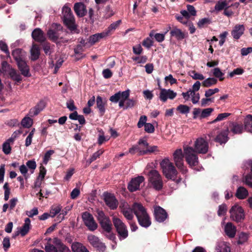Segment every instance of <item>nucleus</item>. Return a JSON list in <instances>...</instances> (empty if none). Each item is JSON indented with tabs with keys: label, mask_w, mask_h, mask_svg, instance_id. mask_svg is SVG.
<instances>
[{
	"label": "nucleus",
	"mask_w": 252,
	"mask_h": 252,
	"mask_svg": "<svg viewBox=\"0 0 252 252\" xmlns=\"http://www.w3.org/2000/svg\"><path fill=\"white\" fill-rule=\"evenodd\" d=\"M213 111L214 109L212 108H208L203 109L200 116V118H205L209 117Z\"/></svg>",
	"instance_id": "nucleus-51"
},
{
	"label": "nucleus",
	"mask_w": 252,
	"mask_h": 252,
	"mask_svg": "<svg viewBox=\"0 0 252 252\" xmlns=\"http://www.w3.org/2000/svg\"><path fill=\"white\" fill-rule=\"evenodd\" d=\"M228 133L229 128H227L226 130L222 131L218 134L214 139V141L217 143H219L220 145L225 144L229 139L228 136Z\"/></svg>",
	"instance_id": "nucleus-21"
},
{
	"label": "nucleus",
	"mask_w": 252,
	"mask_h": 252,
	"mask_svg": "<svg viewBox=\"0 0 252 252\" xmlns=\"http://www.w3.org/2000/svg\"><path fill=\"white\" fill-rule=\"evenodd\" d=\"M227 212V206L225 204H222L219 206L218 215L219 216H224Z\"/></svg>",
	"instance_id": "nucleus-55"
},
{
	"label": "nucleus",
	"mask_w": 252,
	"mask_h": 252,
	"mask_svg": "<svg viewBox=\"0 0 252 252\" xmlns=\"http://www.w3.org/2000/svg\"><path fill=\"white\" fill-rule=\"evenodd\" d=\"M61 209H62V207L60 206H58L54 208H52L50 210V211L49 213L50 217L53 218L57 214H58L60 212H61Z\"/></svg>",
	"instance_id": "nucleus-58"
},
{
	"label": "nucleus",
	"mask_w": 252,
	"mask_h": 252,
	"mask_svg": "<svg viewBox=\"0 0 252 252\" xmlns=\"http://www.w3.org/2000/svg\"><path fill=\"white\" fill-rule=\"evenodd\" d=\"M0 49L4 52L7 55L9 56L10 52L8 49V46L6 43L2 40L0 41Z\"/></svg>",
	"instance_id": "nucleus-61"
},
{
	"label": "nucleus",
	"mask_w": 252,
	"mask_h": 252,
	"mask_svg": "<svg viewBox=\"0 0 252 252\" xmlns=\"http://www.w3.org/2000/svg\"><path fill=\"white\" fill-rule=\"evenodd\" d=\"M224 231L229 238H233L235 236L236 229L232 222H227L225 226Z\"/></svg>",
	"instance_id": "nucleus-27"
},
{
	"label": "nucleus",
	"mask_w": 252,
	"mask_h": 252,
	"mask_svg": "<svg viewBox=\"0 0 252 252\" xmlns=\"http://www.w3.org/2000/svg\"><path fill=\"white\" fill-rule=\"evenodd\" d=\"M45 104L44 101H40L34 107L31 108L30 111L31 116L33 117L37 115L45 107Z\"/></svg>",
	"instance_id": "nucleus-25"
},
{
	"label": "nucleus",
	"mask_w": 252,
	"mask_h": 252,
	"mask_svg": "<svg viewBox=\"0 0 252 252\" xmlns=\"http://www.w3.org/2000/svg\"><path fill=\"white\" fill-rule=\"evenodd\" d=\"M2 245L4 250L6 252L10 247V238L8 237L3 238Z\"/></svg>",
	"instance_id": "nucleus-63"
},
{
	"label": "nucleus",
	"mask_w": 252,
	"mask_h": 252,
	"mask_svg": "<svg viewBox=\"0 0 252 252\" xmlns=\"http://www.w3.org/2000/svg\"><path fill=\"white\" fill-rule=\"evenodd\" d=\"M132 210L141 226L148 228L151 225V218L147 213L146 209L141 203L134 202L132 204Z\"/></svg>",
	"instance_id": "nucleus-1"
},
{
	"label": "nucleus",
	"mask_w": 252,
	"mask_h": 252,
	"mask_svg": "<svg viewBox=\"0 0 252 252\" xmlns=\"http://www.w3.org/2000/svg\"><path fill=\"white\" fill-rule=\"evenodd\" d=\"M154 216L155 220L158 222H163L168 217L166 211L158 206L154 207Z\"/></svg>",
	"instance_id": "nucleus-14"
},
{
	"label": "nucleus",
	"mask_w": 252,
	"mask_h": 252,
	"mask_svg": "<svg viewBox=\"0 0 252 252\" xmlns=\"http://www.w3.org/2000/svg\"><path fill=\"white\" fill-rule=\"evenodd\" d=\"M149 181L156 190H160L163 188L162 179L156 170H151L148 173Z\"/></svg>",
	"instance_id": "nucleus-6"
},
{
	"label": "nucleus",
	"mask_w": 252,
	"mask_h": 252,
	"mask_svg": "<svg viewBox=\"0 0 252 252\" xmlns=\"http://www.w3.org/2000/svg\"><path fill=\"white\" fill-rule=\"evenodd\" d=\"M103 151L99 150L93 154L91 158L89 159V163H91L94 161L97 158H99L100 156L103 153Z\"/></svg>",
	"instance_id": "nucleus-57"
},
{
	"label": "nucleus",
	"mask_w": 252,
	"mask_h": 252,
	"mask_svg": "<svg viewBox=\"0 0 252 252\" xmlns=\"http://www.w3.org/2000/svg\"><path fill=\"white\" fill-rule=\"evenodd\" d=\"M173 159L176 167L182 172L186 171L184 164V153L181 149H177L173 154Z\"/></svg>",
	"instance_id": "nucleus-9"
},
{
	"label": "nucleus",
	"mask_w": 252,
	"mask_h": 252,
	"mask_svg": "<svg viewBox=\"0 0 252 252\" xmlns=\"http://www.w3.org/2000/svg\"><path fill=\"white\" fill-rule=\"evenodd\" d=\"M129 95L130 90L128 89L123 92L119 91L114 95L111 96L109 98V100L112 102L116 103L118 102L121 98L126 99L129 97Z\"/></svg>",
	"instance_id": "nucleus-17"
},
{
	"label": "nucleus",
	"mask_w": 252,
	"mask_h": 252,
	"mask_svg": "<svg viewBox=\"0 0 252 252\" xmlns=\"http://www.w3.org/2000/svg\"><path fill=\"white\" fill-rule=\"evenodd\" d=\"M171 37H174L177 40H182L186 37L185 33L177 27H173L170 31Z\"/></svg>",
	"instance_id": "nucleus-24"
},
{
	"label": "nucleus",
	"mask_w": 252,
	"mask_h": 252,
	"mask_svg": "<svg viewBox=\"0 0 252 252\" xmlns=\"http://www.w3.org/2000/svg\"><path fill=\"white\" fill-rule=\"evenodd\" d=\"M230 218L236 222H242L245 218L244 210L243 208L238 204L232 206L229 210Z\"/></svg>",
	"instance_id": "nucleus-8"
},
{
	"label": "nucleus",
	"mask_w": 252,
	"mask_h": 252,
	"mask_svg": "<svg viewBox=\"0 0 252 252\" xmlns=\"http://www.w3.org/2000/svg\"><path fill=\"white\" fill-rule=\"evenodd\" d=\"M104 200L106 205L111 209L114 210L118 206V201L113 194L109 192L103 193Z\"/></svg>",
	"instance_id": "nucleus-11"
},
{
	"label": "nucleus",
	"mask_w": 252,
	"mask_h": 252,
	"mask_svg": "<svg viewBox=\"0 0 252 252\" xmlns=\"http://www.w3.org/2000/svg\"><path fill=\"white\" fill-rule=\"evenodd\" d=\"M32 124V120L29 117H25L21 121V125L25 127L29 128Z\"/></svg>",
	"instance_id": "nucleus-54"
},
{
	"label": "nucleus",
	"mask_w": 252,
	"mask_h": 252,
	"mask_svg": "<svg viewBox=\"0 0 252 252\" xmlns=\"http://www.w3.org/2000/svg\"><path fill=\"white\" fill-rule=\"evenodd\" d=\"M137 101L133 99H129V97L126 100V104L124 109L133 107L136 104Z\"/></svg>",
	"instance_id": "nucleus-52"
},
{
	"label": "nucleus",
	"mask_w": 252,
	"mask_h": 252,
	"mask_svg": "<svg viewBox=\"0 0 252 252\" xmlns=\"http://www.w3.org/2000/svg\"><path fill=\"white\" fill-rule=\"evenodd\" d=\"M53 243L57 246L60 252H71L68 247L64 245L61 240L58 238L54 239Z\"/></svg>",
	"instance_id": "nucleus-30"
},
{
	"label": "nucleus",
	"mask_w": 252,
	"mask_h": 252,
	"mask_svg": "<svg viewBox=\"0 0 252 252\" xmlns=\"http://www.w3.org/2000/svg\"><path fill=\"white\" fill-rule=\"evenodd\" d=\"M71 249L73 252H89L85 246L78 242L73 243Z\"/></svg>",
	"instance_id": "nucleus-34"
},
{
	"label": "nucleus",
	"mask_w": 252,
	"mask_h": 252,
	"mask_svg": "<svg viewBox=\"0 0 252 252\" xmlns=\"http://www.w3.org/2000/svg\"><path fill=\"white\" fill-rule=\"evenodd\" d=\"M47 35L51 41L56 43H58V40L59 39V34L57 31L50 29L47 32Z\"/></svg>",
	"instance_id": "nucleus-38"
},
{
	"label": "nucleus",
	"mask_w": 252,
	"mask_h": 252,
	"mask_svg": "<svg viewBox=\"0 0 252 252\" xmlns=\"http://www.w3.org/2000/svg\"><path fill=\"white\" fill-rule=\"evenodd\" d=\"M159 152L158 147L157 146H150L149 145L148 148L142 151V155H150L152 154H156Z\"/></svg>",
	"instance_id": "nucleus-42"
},
{
	"label": "nucleus",
	"mask_w": 252,
	"mask_h": 252,
	"mask_svg": "<svg viewBox=\"0 0 252 252\" xmlns=\"http://www.w3.org/2000/svg\"><path fill=\"white\" fill-rule=\"evenodd\" d=\"M54 151L50 150L48 151L44 155L43 162L46 164L50 159L51 156L54 153Z\"/></svg>",
	"instance_id": "nucleus-60"
},
{
	"label": "nucleus",
	"mask_w": 252,
	"mask_h": 252,
	"mask_svg": "<svg viewBox=\"0 0 252 252\" xmlns=\"http://www.w3.org/2000/svg\"><path fill=\"white\" fill-rule=\"evenodd\" d=\"M184 152L186 160L189 167L193 168L198 164L199 160L197 153L192 147L189 146L184 147Z\"/></svg>",
	"instance_id": "nucleus-5"
},
{
	"label": "nucleus",
	"mask_w": 252,
	"mask_h": 252,
	"mask_svg": "<svg viewBox=\"0 0 252 252\" xmlns=\"http://www.w3.org/2000/svg\"><path fill=\"white\" fill-rule=\"evenodd\" d=\"M74 10L77 16L83 17L86 15L87 10L86 5L82 2H76L74 5Z\"/></svg>",
	"instance_id": "nucleus-20"
},
{
	"label": "nucleus",
	"mask_w": 252,
	"mask_h": 252,
	"mask_svg": "<svg viewBox=\"0 0 252 252\" xmlns=\"http://www.w3.org/2000/svg\"><path fill=\"white\" fill-rule=\"evenodd\" d=\"M216 250L217 252H230V248L226 243L220 241L217 243Z\"/></svg>",
	"instance_id": "nucleus-33"
},
{
	"label": "nucleus",
	"mask_w": 252,
	"mask_h": 252,
	"mask_svg": "<svg viewBox=\"0 0 252 252\" xmlns=\"http://www.w3.org/2000/svg\"><path fill=\"white\" fill-rule=\"evenodd\" d=\"M9 74L11 78L16 81L17 83H20L22 81V77L19 74L17 73L15 69L11 68L9 72Z\"/></svg>",
	"instance_id": "nucleus-41"
},
{
	"label": "nucleus",
	"mask_w": 252,
	"mask_h": 252,
	"mask_svg": "<svg viewBox=\"0 0 252 252\" xmlns=\"http://www.w3.org/2000/svg\"><path fill=\"white\" fill-rule=\"evenodd\" d=\"M113 223L116 230L120 240L126 239L128 236V231L126 225L118 218H113Z\"/></svg>",
	"instance_id": "nucleus-4"
},
{
	"label": "nucleus",
	"mask_w": 252,
	"mask_h": 252,
	"mask_svg": "<svg viewBox=\"0 0 252 252\" xmlns=\"http://www.w3.org/2000/svg\"><path fill=\"white\" fill-rule=\"evenodd\" d=\"M97 218L102 229L103 233H109L112 230V224L109 218L106 216L104 213L98 210L96 211Z\"/></svg>",
	"instance_id": "nucleus-7"
},
{
	"label": "nucleus",
	"mask_w": 252,
	"mask_h": 252,
	"mask_svg": "<svg viewBox=\"0 0 252 252\" xmlns=\"http://www.w3.org/2000/svg\"><path fill=\"white\" fill-rule=\"evenodd\" d=\"M213 75L216 78H218L220 81H222L224 79V78L222 77L224 75V73H222L218 67L214 69Z\"/></svg>",
	"instance_id": "nucleus-46"
},
{
	"label": "nucleus",
	"mask_w": 252,
	"mask_h": 252,
	"mask_svg": "<svg viewBox=\"0 0 252 252\" xmlns=\"http://www.w3.org/2000/svg\"><path fill=\"white\" fill-rule=\"evenodd\" d=\"M138 144L139 146L138 151L140 153V154L142 155V151L145 150V149L146 150L149 146V143L146 140L140 139L138 142Z\"/></svg>",
	"instance_id": "nucleus-44"
},
{
	"label": "nucleus",
	"mask_w": 252,
	"mask_h": 252,
	"mask_svg": "<svg viewBox=\"0 0 252 252\" xmlns=\"http://www.w3.org/2000/svg\"><path fill=\"white\" fill-rule=\"evenodd\" d=\"M201 86V83L199 81H197L192 86V89H189V92H190V94L192 96L194 95L195 92L198 91Z\"/></svg>",
	"instance_id": "nucleus-59"
},
{
	"label": "nucleus",
	"mask_w": 252,
	"mask_h": 252,
	"mask_svg": "<svg viewBox=\"0 0 252 252\" xmlns=\"http://www.w3.org/2000/svg\"><path fill=\"white\" fill-rule=\"evenodd\" d=\"M230 115H231V113H220L218 115L217 118L214 120H213L210 123L214 124L217 122L222 121V120H224L225 119H226V118H227Z\"/></svg>",
	"instance_id": "nucleus-45"
},
{
	"label": "nucleus",
	"mask_w": 252,
	"mask_h": 252,
	"mask_svg": "<svg viewBox=\"0 0 252 252\" xmlns=\"http://www.w3.org/2000/svg\"><path fill=\"white\" fill-rule=\"evenodd\" d=\"M248 190L244 187H240L238 188L236 192V196L240 199L246 198L248 195Z\"/></svg>",
	"instance_id": "nucleus-36"
},
{
	"label": "nucleus",
	"mask_w": 252,
	"mask_h": 252,
	"mask_svg": "<svg viewBox=\"0 0 252 252\" xmlns=\"http://www.w3.org/2000/svg\"><path fill=\"white\" fill-rule=\"evenodd\" d=\"M32 37L36 42L42 43L46 40L43 32L39 28L35 29L32 33Z\"/></svg>",
	"instance_id": "nucleus-19"
},
{
	"label": "nucleus",
	"mask_w": 252,
	"mask_h": 252,
	"mask_svg": "<svg viewBox=\"0 0 252 252\" xmlns=\"http://www.w3.org/2000/svg\"><path fill=\"white\" fill-rule=\"evenodd\" d=\"M245 30L244 25L236 24L231 32V35L235 40H238L244 34Z\"/></svg>",
	"instance_id": "nucleus-18"
},
{
	"label": "nucleus",
	"mask_w": 252,
	"mask_h": 252,
	"mask_svg": "<svg viewBox=\"0 0 252 252\" xmlns=\"http://www.w3.org/2000/svg\"><path fill=\"white\" fill-rule=\"evenodd\" d=\"M105 36H106L103 32L100 33H96L90 36L88 39V42L91 44L93 45L96 42L98 41L99 39Z\"/></svg>",
	"instance_id": "nucleus-37"
},
{
	"label": "nucleus",
	"mask_w": 252,
	"mask_h": 252,
	"mask_svg": "<svg viewBox=\"0 0 252 252\" xmlns=\"http://www.w3.org/2000/svg\"><path fill=\"white\" fill-rule=\"evenodd\" d=\"M82 218L85 225L88 227L90 230L94 231L96 229L97 224L90 213L87 212H84L82 215Z\"/></svg>",
	"instance_id": "nucleus-12"
},
{
	"label": "nucleus",
	"mask_w": 252,
	"mask_h": 252,
	"mask_svg": "<svg viewBox=\"0 0 252 252\" xmlns=\"http://www.w3.org/2000/svg\"><path fill=\"white\" fill-rule=\"evenodd\" d=\"M211 23V20L208 18H204L200 19L197 23V26L199 28H203L205 26L210 24Z\"/></svg>",
	"instance_id": "nucleus-50"
},
{
	"label": "nucleus",
	"mask_w": 252,
	"mask_h": 252,
	"mask_svg": "<svg viewBox=\"0 0 252 252\" xmlns=\"http://www.w3.org/2000/svg\"><path fill=\"white\" fill-rule=\"evenodd\" d=\"M244 129L248 132L252 133V115L246 116L244 121Z\"/></svg>",
	"instance_id": "nucleus-32"
},
{
	"label": "nucleus",
	"mask_w": 252,
	"mask_h": 252,
	"mask_svg": "<svg viewBox=\"0 0 252 252\" xmlns=\"http://www.w3.org/2000/svg\"><path fill=\"white\" fill-rule=\"evenodd\" d=\"M26 166L31 170V173H33L36 168V163L34 159L30 160L26 162Z\"/></svg>",
	"instance_id": "nucleus-53"
},
{
	"label": "nucleus",
	"mask_w": 252,
	"mask_h": 252,
	"mask_svg": "<svg viewBox=\"0 0 252 252\" xmlns=\"http://www.w3.org/2000/svg\"><path fill=\"white\" fill-rule=\"evenodd\" d=\"M63 21V24L72 33H78L79 30L77 29L75 20L71 8L64 6L62 9Z\"/></svg>",
	"instance_id": "nucleus-3"
},
{
	"label": "nucleus",
	"mask_w": 252,
	"mask_h": 252,
	"mask_svg": "<svg viewBox=\"0 0 252 252\" xmlns=\"http://www.w3.org/2000/svg\"><path fill=\"white\" fill-rule=\"evenodd\" d=\"M144 177L142 176L132 178L128 184V189L132 192L139 190L140 185L144 182Z\"/></svg>",
	"instance_id": "nucleus-13"
},
{
	"label": "nucleus",
	"mask_w": 252,
	"mask_h": 252,
	"mask_svg": "<svg viewBox=\"0 0 252 252\" xmlns=\"http://www.w3.org/2000/svg\"><path fill=\"white\" fill-rule=\"evenodd\" d=\"M19 170L24 178L27 180L29 178V175L28 174V169L27 166L25 164H22L19 167Z\"/></svg>",
	"instance_id": "nucleus-56"
},
{
	"label": "nucleus",
	"mask_w": 252,
	"mask_h": 252,
	"mask_svg": "<svg viewBox=\"0 0 252 252\" xmlns=\"http://www.w3.org/2000/svg\"><path fill=\"white\" fill-rule=\"evenodd\" d=\"M190 76L194 80H203L205 78L203 74L198 73L195 70H192L190 71Z\"/></svg>",
	"instance_id": "nucleus-48"
},
{
	"label": "nucleus",
	"mask_w": 252,
	"mask_h": 252,
	"mask_svg": "<svg viewBox=\"0 0 252 252\" xmlns=\"http://www.w3.org/2000/svg\"><path fill=\"white\" fill-rule=\"evenodd\" d=\"M159 90L160 92L159 98L163 102H166L168 98L173 99L177 95V93L170 89L166 90L161 88V86H159Z\"/></svg>",
	"instance_id": "nucleus-15"
},
{
	"label": "nucleus",
	"mask_w": 252,
	"mask_h": 252,
	"mask_svg": "<svg viewBox=\"0 0 252 252\" xmlns=\"http://www.w3.org/2000/svg\"><path fill=\"white\" fill-rule=\"evenodd\" d=\"M121 212L124 217L128 220H131L133 219V211L132 210V205L131 208H123L122 209Z\"/></svg>",
	"instance_id": "nucleus-35"
},
{
	"label": "nucleus",
	"mask_w": 252,
	"mask_h": 252,
	"mask_svg": "<svg viewBox=\"0 0 252 252\" xmlns=\"http://www.w3.org/2000/svg\"><path fill=\"white\" fill-rule=\"evenodd\" d=\"M193 149L197 153L206 154L209 148L208 143L203 138H197L194 142Z\"/></svg>",
	"instance_id": "nucleus-10"
},
{
	"label": "nucleus",
	"mask_w": 252,
	"mask_h": 252,
	"mask_svg": "<svg viewBox=\"0 0 252 252\" xmlns=\"http://www.w3.org/2000/svg\"><path fill=\"white\" fill-rule=\"evenodd\" d=\"M17 64L21 73L25 77H30L31 74L30 72V67L24 60L18 62Z\"/></svg>",
	"instance_id": "nucleus-22"
},
{
	"label": "nucleus",
	"mask_w": 252,
	"mask_h": 252,
	"mask_svg": "<svg viewBox=\"0 0 252 252\" xmlns=\"http://www.w3.org/2000/svg\"><path fill=\"white\" fill-rule=\"evenodd\" d=\"M228 6L227 0H219L218 1L215 6V10L217 11H220L224 10Z\"/></svg>",
	"instance_id": "nucleus-40"
},
{
	"label": "nucleus",
	"mask_w": 252,
	"mask_h": 252,
	"mask_svg": "<svg viewBox=\"0 0 252 252\" xmlns=\"http://www.w3.org/2000/svg\"><path fill=\"white\" fill-rule=\"evenodd\" d=\"M167 32H165L164 33H157L155 34V32L154 31H152L149 34V36L151 37H154L156 40L158 42H161L164 40L165 35Z\"/></svg>",
	"instance_id": "nucleus-39"
},
{
	"label": "nucleus",
	"mask_w": 252,
	"mask_h": 252,
	"mask_svg": "<svg viewBox=\"0 0 252 252\" xmlns=\"http://www.w3.org/2000/svg\"><path fill=\"white\" fill-rule=\"evenodd\" d=\"M122 21L121 20H118L112 23L104 32H103L105 36H108L112 34L115 30L120 26Z\"/></svg>",
	"instance_id": "nucleus-31"
},
{
	"label": "nucleus",
	"mask_w": 252,
	"mask_h": 252,
	"mask_svg": "<svg viewBox=\"0 0 252 252\" xmlns=\"http://www.w3.org/2000/svg\"><path fill=\"white\" fill-rule=\"evenodd\" d=\"M230 131L234 134H241L244 129L243 125L237 122H231L229 125Z\"/></svg>",
	"instance_id": "nucleus-23"
},
{
	"label": "nucleus",
	"mask_w": 252,
	"mask_h": 252,
	"mask_svg": "<svg viewBox=\"0 0 252 252\" xmlns=\"http://www.w3.org/2000/svg\"><path fill=\"white\" fill-rule=\"evenodd\" d=\"M248 238V235L244 232H241L239 235V239L237 241V244L242 245L246 242Z\"/></svg>",
	"instance_id": "nucleus-49"
},
{
	"label": "nucleus",
	"mask_w": 252,
	"mask_h": 252,
	"mask_svg": "<svg viewBox=\"0 0 252 252\" xmlns=\"http://www.w3.org/2000/svg\"><path fill=\"white\" fill-rule=\"evenodd\" d=\"M218 80L215 78H208L204 80L202 83V86L204 87H210L217 83Z\"/></svg>",
	"instance_id": "nucleus-43"
},
{
	"label": "nucleus",
	"mask_w": 252,
	"mask_h": 252,
	"mask_svg": "<svg viewBox=\"0 0 252 252\" xmlns=\"http://www.w3.org/2000/svg\"><path fill=\"white\" fill-rule=\"evenodd\" d=\"M12 55L16 63L25 60L26 53L23 50L17 48L14 50L12 52Z\"/></svg>",
	"instance_id": "nucleus-26"
},
{
	"label": "nucleus",
	"mask_w": 252,
	"mask_h": 252,
	"mask_svg": "<svg viewBox=\"0 0 252 252\" xmlns=\"http://www.w3.org/2000/svg\"><path fill=\"white\" fill-rule=\"evenodd\" d=\"M96 107L98 109L101 116H103L105 112L106 101H103L102 98L98 95L96 97Z\"/></svg>",
	"instance_id": "nucleus-29"
},
{
	"label": "nucleus",
	"mask_w": 252,
	"mask_h": 252,
	"mask_svg": "<svg viewBox=\"0 0 252 252\" xmlns=\"http://www.w3.org/2000/svg\"><path fill=\"white\" fill-rule=\"evenodd\" d=\"M160 166L163 175L168 180H171L177 184L181 182V178L177 179L178 171L168 158H164L160 162Z\"/></svg>",
	"instance_id": "nucleus-2"
},
{
	"label": "nucleus",
	"mask_w": 252,
	"mask_h": 252,
	"mask_svg": "<svg viewBox=\"0 0 252 252\" xmlns=\"http://www.w3.org/2000/svg\"><path fill=\"white\" fill-rule=\"evenodd\" d=\"M177 110L179 111L181 114H185L189 113L190 108L186 105L180 104L177 107Z\"/></svg>",
	"instance_id": "nucleus-47"
},
{
	"label": "nucleus",
	"mask_w": 252,
	"mask_h": 252,
	"mask_svg": "<svg viewBox=\"0 0 252 252\" xmlns=\"http://www.w3.org/2000/svg\"><path fill=\"white\" fill-rule=\"evenodd\" d=\"M244 182L245 183V184L250 187L251 188H252V173H249L246 175L244 179Z\"/></svg>",
	"instance_id": "nucleus-62"
},
{
	"label": "nucleus",
	"mask_w": 252,
	"mask_h": 252,
	"mask_svg": "<svg viewBox=\"0 0 252 252\" xmlns=\"http://www.w3.org/2000/svg\"><path fill=\"white\" fill-rule=\"evenodd\" d=\"M45 250L46 252H58L57 248L48 243L45 246Z\"/></svg>",
	"instance_id": "nucleus-64"
},
{
	"label": "nucleus",
	"mask_w": 252,
	"mask_h": 252,
	"mask_svg": "<svg viewBox=\"0 0 252 252\" xmlns=\"http://www.w3.org/2000/svg\"><path fill=\"white\" fill-rule=\"evenodd\" d=\"M88 240L92 246L98 250L104 251L106 248L104 244L102 243L96 236L91 234L88 236Z\"/></svg>",
	"instance_id": "nucleus-16"
},
{
	"label": "nucleus",
	"mask_w": 252,
	"mask_h": 252,
	"mask_svg": "<svg viewBox=\"0 0 252 252\" xmlns=\"http://www.w3.org/2000/svg\"><path fill=\"white\" fill-rule=\"evenodd\" d=\"M31 60L32 61H36L40 55V48L38 45L33 43L31 49Z\"/></svg>",
	"instance_id": "nucleus-28"
}]
</instances>
